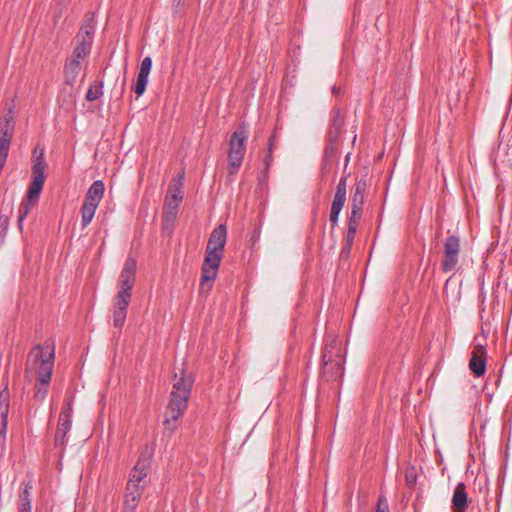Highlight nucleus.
Instances as JSON below:
<instances>
[{"label": "nucleus", "instance_id": "nucleus-1", "mask_svg": "<svg viewBox=\"0 0 512 512\" xmlns=\"http://www.w3.org/2000/svg\"><path fill=\"white\" fill-rule=\"evenodd\" d=\"M55 360V347L52 340H46L44 345H35L28 353L25 367V378L35 380L33 397L42 402L49 391Z\"/></svg>", "mask_w": 512, "mask_h": 512}, {"label": "nucleus", "instance_id": "nucleus-2", "mask_svg": "<svg viewBox=\"0 0 512 512\" xmlns=\"http://www.w3.org/2000/svg\"><path fill=\"white\" fill-rule=\"evenodd\" d=\"M194 378L184 371L175 373L170 399L165 411L164 429L173 433L178 427V421L188 407Z\"/></svg>", "mask_w": 512, "mask_h": 512}, {"label": "nucleus", "instance_id": "nucleus-3", "mask_svg": "<svg viewBox=\"0 0 512 512\" xmlns=\"http://www.w3.org/2000/svg\"><path fill=\"white\" fill-rule=\"evenodd\" d=\"M45 169L46 163L44 160L43 150H41L39 156H36L33 160L31 183L28 188L26 199L21 203L18 210V226L20 230L23 229L24 219L39 199L45 182Z\"/></svg>", "mask_w": 512, "mask_h": 512}, {"label": "nucleus", "instance_id": "nucleus-4", "mask_svg": "<svg viewBox=\"0 0 512 512\" xmlns=\"http://www.w3.org/2000/svg\"><path fill=\"white\" fill-rule=\"evenodd\" d=\"M45 169L46 163L44 160L43 150H41L39 156H36L33 160L31 183L28 188L26 199L21 203L18 210V226L20 230L23 229L24 219L39 199L45 182Z\"/></svg>", "mask_w": 512, "mask_h": 512}, {"label": "nucleus", "instance_id": "nucleus-5", "mask_svg": "<svg viewBox=\"0 0 512 512\" xmlns=\"http://www.w3.org/2000/svg\"><path fill=\"white\" fill-rule=\"evenodd\" d=\"M322 360V373L328 381H336L342 378L345 359L340 343L333 341L330 345H326Z\"/></svg>", "mask_w": 512, "mask_h": 512}, {"label": "nucleus", "instance_id": "nucleus-6", "mask_svg": "<svg viewBox=\"0 0 512 512\" xmlns=\"http://www.w3.org/2000/svg\"><path fill=\"white\" fill-rule=\"evenodd\" d=\"M248 138V130L245 124H240L233 132L229 141L228 172L234 175L238 172L246 153L245 142Z\"/></svg>", "mask_w": 512, "mask_h": 512}, {"label": "nucleus", "instance_id": "nucleus-7", "mask_svg": "<svg viewBox=\"0 0 512 512\" xmlns=\"http://www.w3.org/2000/svg\"><path fill=\"white\" fill-rule=\"evenodd\" d=\"M136 271L137 261L133 257H128L119 276L116 297L132 298V289L136 282Z\"/></svg>", "mask_w": 512, "mask_h": 512}, {"label": "nucleus", "instance_id": "nucleus-8", "mask_svg": "<svg viewBox=\"0 0 512 512\" xmlns=\"http://www.w3.org/2000/svg\"><path fill=\"white\" fill-rule=\"evenodd\" d=\"M460 256V238L456 235H449L443 242V259L441 269L444 273L457 270Z\"/></svg>", "mask_w": 512, "mask_h": 512}, {"label": "nucleus", "instance_id": "nucleus-9", "mask_svg": "<svg viewBox=\"0 0 512 512\" xmlns=\"http://www.w3.org/2000/svg\"><path fill=\"white\" fill-rule=\"evenodd\" d=\"M151 457V453H142L139 456V459L130 472L129 480L126 485L127 491H136L139 493H143L145 488V478L147 476V469L149 467V459Z\"/></svg>", "mask_w": 512, "mask_h": 512}, {"label": "nucleus", "instance_id": "nucleus-10", "mask_svg": "<svg viewBox=\"0 0 512 512\" xmlns=\"http://www.w3.org/2000/svg\"><path fill=\"white\" fill-rule=\"evenodd\" d=\"M345 124V115L343 111L337 109L334 111L331 125L327 133L328 143L325 147V156H332L338 148L340 135Z\"/></svg>", "mask_w": 512, "mask_h": 512}, {"label": "nucleus", "instance_id": "nucleus-11", "mask_svg": "<svg viewBox=\"0 0 512 512\" xmlns=\"http://www.w3.org/2000/svg\"><path fill=\"white\" fill-rule=\"evenodd\" d=\"M486 348L483 344H475L469 360V369L475 377H481L486 371Z\"/></svg>", "mask_w": 512, "mask_h": 512}, {"label": "nucleus", "instance_id": "nucleus-12", "mask_svg": "<svg viewBox=\"0 0 512 512\" xmlns=\"http://www.w3.org/2000/svg\"><path fill=\"white\" fill-rule=\"evenodd\" d=\"M95 32H96L95 13L88 12L85 15L84 22L77 34V42L92 47Z\"/></svg>", "mask_w": 512, "mask_h": 512}, {"label": "nucleus", "instance_id": "nucleus-13", "mask_svg": "<svg viewBox=\"0 0 512 512\" xmlns=\"http://www.w3.org/2000/svg\"><path fill=\"white\" fill-rule=\"evenodd\" d=\"M183 182L184 172L178 173V175L171 181L168 187V191L164 200L165 204L180 206L183 200Z\"/></svg>", "mask_w": 512, "mask_h": 512}, {"label": "nucleus", "instance_id": "nucleus-14", "mask_svg": "<svg viewBox=\"0 0 512 512\" xmlns=\"http://www.w3.org/2000/svg\"><path fill=\"white\" fill-rule=\"evenodd\" d=\"M226 226L223 224L218 225L211 233L206 251L216 252L222 254L226 243Z\"/></svg>", "mask_w": 512, "mask_h": 512}, {"label": "nucleus", "instance_id": "nucleus-15", "mask_svg": "<svg viewBox=\"0 0 512 512\" xmlns=\"http://www.w3.org/2000/svg\"><path fill=\"white\" fill-rule=\"evenodd\" d=\"M151 68H152V58L150 56H147L141 62L137 80L133 87V90L138 97L143 95V93L146 90V86L148 83V77H149Z\"/></svg>", "mask_w": 512, "mask_h": 512}, {"label": "nucleus", "instance_id": "nucleus-16", "mask_svg": "<svg viewBox=\"0 0 512 512\" xmlns=\"http://www.w3.org/2000/svg\"><path fill=\"white\" fill-rule=\"evenodd\" d=\"M131 299L116 297L113 303V325L116 328L122 329L125 324L127 309Z\"/></svg>", "mask_w": 512, "mask_h": 512}, {"label": "nucleus", "instance_id": "nucleus-17", "mask_svg": "<svg viewBox=\"0 0 512 512\" xmlns=\"http://www.w3.org/2000/svg\"><path fill=\"white\" fill-rule=\"evenodd\" d=\"M10 407V393L7 388L0 391V438H5Z\"/></svg>", "mask_w": 512, "mask_h": 512}, {"label": "nucleus", "instance_id": "nucleus-18", "mask_svg": "<svg viewBox=\"0 0 512 512\" xmlns=\"http://www.w3.org/2000/svg\"><path fill=\"white\" fill-rule=\"evenodd\" d=\"M468 506V497L466 493V486L460 482L455 487L452 496V509L453 512H465Z\"/></svg>", "mask_w": 512, "mask_h": 512}, {"label": "nucleus", "instance_id": "nucleus-19", "mask_svg": "<svg viewBox=\"0 0 512 512\" xmlns=\"http://www.w3.org/2000/svg\"><path fill=\"white\" fill-rule=\"evenodd\" d=\"M104 190H105V186H104L103 181H101V180L94 181L86 193L84 202L98 207V205L103 197Z\"/></svg>", "mask_w": 512, "mask_h": 512}, {"label": "nucleus", "instance_id": "nucleus-20", "mask_svg": "<svg viewBox=\"0 0 512 512\" xmlns=\"http://www.w3.org/2000/svg\"><path fill=\"white\" fill-rule=\"evenodd\" d=\"M178 209V206L164 203L162 212L163 231L171 232L173 230L174 223L178 215Z\"/></svg>", "mask_w": 512, "mask_h": 512}, {"label": "nucleus", "instance_id": "nucleus-21", "mask_svg": "<svg viewBox=\"0 0 512 512\" xmlns=\"http://www.w3.org/2000/svg\"><path fill=\"white\" fill-rule=\"evenodd\" d=\"M81 71V64L79 61L66 60L64 65V79L67 85H74L79 73Z\"/></svg>", "mask_w": 512, "mask_h": 512}, {"label": "nucleus", "instance_id": "nucleus-22", "mask_svg": "<svg viewBox=\"0 0 512 512\" xmlns=\"http://www.w3.org/2000/svg\"><path fill=\"white\" fill-rule=\"evenodd\" d=\"M366 187L367 184L365 180H359L356 182L354 192L351 197V208L363 210Z\"/></svg>", "mask_w": 512, "mask_h": 512}, {"label": "nucleus", "instance_id": "nucleus-23", "mask_svg": "<svg viewBox=\"0 0 512 512\" xmlns=\"http://www.w3.org/2000/svg\"><path fill=\"white\" fill-rule=\"evenodd\" d=\"M218 273L217 268H201V282L200 288L202 292L209 293L213 286V281L216 279Z\"/></svg>", "mask_w": 512, "mask_h": 512}, {"label": "nucleus", "instance_id": "nucleus-24", "mask_svg": "<svg viewBox=\"0 0 512 512\" xmlns=\"http://www.w3.org/2000/svg\"><path fill=\"white\" fill-rule=\"evenodd\" d=\"M71 425H72V420L70 419H64L63 418H59V421H58V426H57V430H56V434H55V446H64L65 443H66V435L68 434V432L70 431L71 429Z\"/></svg>", "mask_w": 512, "mask_h": 512}, {"label": "nucleus", "instance_id": "nucleus-25", "mask_svg": "<svg viewBox=\"0 0 512 512\" xmlns=\"http://www.w3.org/2000/svg\"><path fill=\"white\" fill-rule=\"evenodd\" d=\"M142 493L136 491H127L125 493V500L122 512H136L139 499Z\"/></svg>", "mask_w": 512, "mask_h": 512}, {"label": "nucleus", "instance_id": "nucleus-26", "mask_svg": "<svg viewBox=\"0 0 512 512\" xmlns=\"http://www.w3.org/2000/svg\"><path fill=\"white\" fill-rule=\"evenodd\" d=\"M96 209V206L83 202V205L81 207V225L83 228L90 224L94 217Z\"/></svg>", "mask_w": 512, "mask_h": 512}, {"label": "nucleus", "instance_id": "nucleus-27", "mask_svg": "<svg viewBox=\"0 0 512 512\" xmlns=\"http://www.w3.org/2000/svg\"><path fill=\"white\" fill-rule=\"evenodd\" d=\"M222 259V254L211 252V251H205V258L203 261L202 266L207 268H217L219 269L220 262Z\"/></svg>", "mask_w": 512, "mask_h": 512}, {"label": "nucleus", "instance_id": "nucleus-28", "mask_svg": "<svg viewBox=\"0 0 512 512\" xmlns=\"http://www.w3.org/2000/svg\"><path fill=\"white\" fill-rule=\"evenodd\" d=\"M103 95V82L102 81H94L93 84L89 87L86 93L87 101H95L99 99Z\"/></svg>", "mask_w": 512, "mask_h": 512}, {"label": "nucleus", "instance_id": "nucleus-29", "mask_svg": "<svg viewBox=\"0 0 512 512\" xmlns=\"http://www.w3.org/2000/svg\"><path fill=\"white\" fill-rule=\"evenodd\" d=\"M362 211V209L351 208V212L347 220V228H358V223L361 219Z\"/></svg>", "mask_w": 512, "mask_h": 512}, {"label": "nucleus", "instance_id": "nucleus-30", "mask_svg": "<svg viewBox=\"0 0 512 512\" xmlns=\"http://www.w3.org/2000/svg\"><path fill=\"white\" fill-rule=\"evenodd\" d=\"M15 126L0 123V141L6 140L7 143H11L13 138Z\"/></svg>", "mask_w": 512, "mask_h": 512}, {"label": "nucleus", "instance_id": "nucleus-31", "mask_svg": "<svg viewBox=\"0 0 512 512\" xmlns=\"http://www.w3.org/2000/svg\"><path fill=\"white\" fill-rule=\"evenodd\" d=\"M72 414H73V401H72V399H65L59 418L64 417V419L66 418V419L72 420Z\"/></svg>", "mask_w": 512, "mask_h": 512}, {"label": "nucleus", "instance_id": "nucleus-32", "mask_svg": "<svg viewBox=\"0 0 512 512\" xmlns=\"http://www.w3.org/2000/svg\"><path fill=\"white\" fill-rule=\"evenodd\" d=\"M345 202H346V194L335 192V195H334V198H333V201L331 204V209L341 211L344 207Z\"/></svg>", "mask_w": 512, "mask_h": 512}, {"label": "nucleus", "instance_id": "nucleus-33", "mask_svg": "<svg viewBox=\"0 0 512 512\" xmlns=\"http://www.w3.org/2000/svg\"><path fill=\"white\" fill-rule=\"evenodd\" d=\"M32 482H23V488L19 495V502L31 501Z\"/></svg>", "mask_w": 512, "mask_h": 512}, {"label": "nucleus", "instance_id": "nucleus-34", "mask_svg": "<svg viewBox=\"0 0 512 512\" xmlns=\"http://www.w3.org/2000/svg\"><path fill=\"white\" fill-rule=\"evenodd\" d=\"M9 227V215H0V245L4 243V239Z\"/></svg>", "mask_w": 512, "mask_h": 512}, {"label": "nucleus", "instance_id": "nucleus-35", "mask_svg": "<svg viewBox=\"0 0 512 512\" xmlns=\"http://www.w3.org/2000/svg\"><path fill=\"white\" fill-rule=\"evenodd\" d=\"M10 144L4 141H0V162L5 163L8 157Z\"/></svg>", "mask_w": 512, "mask_h": 512}, {"label": "nucleus", "instance_id": "nucleus-36", "mask_svg": "<svg viewBox=\"0 0 512 512\" xmlns=\"http://www.w3.org/2000/svg\"><path fill=\"white\" fill-rule=\"evenodd\" d=\"M77 55H82L84 57H87L91 51V47L90 46H87L85 44H81L79 42H77L74 50H73Z\"/></svg>", "mask_w": 512, "mask_h": 512}, {"label": "nucleus", "instance_id": "nucleus-37", "mask_svg": "<svg viewBox=\"0 0 512 512\" xmlns=\"http://www.w3.org/2000/svg\"><path fill=\"white\" fill-rule=\"evenodd\" d=\"M1 123L15 126L13 107H9L6 109V112L3 115V120Z\"/></svg>", "mask_w": 512, "mask_h": 512}, {"label": "nucleus", "instance_id": "nucleus-38", "mask_svg": "<svg viewBox=\"0 0 512 512\" xmlns=\"http://www.w3.org/2000/svg\"><path fill=\"white\" fill-rule=\"evenodd\" d=\"M357 229L347 228L344 245L352 247Z\"/></svg>", "mask_w": 512, "mask_h": 512}, {"label": "nucleus", "instance_id": "nucleus-39", "mask_svg": "<svg viewBox=\"0 0 512 512\" xmlns=\"http://www.w3.org/2000/svg\"><path fill=\"white\" fill-rule=\"evenodd\" d=\"M346 188H347V177L343 176L340 178L335 192L346 194Z\"/></svg>", "mask_w": 512, "mask_h": 512}, {"label": "nucleus", "instance_id": "nucleus-40", "mask_svg": "<svg viewBox=\"0 0 512 512\" xmlns=\"http://www.w3.org/2000/svg\"><path fill=\"white\" fill-rule=\"evenodd\" d=\"M340 212H341V211H337V210H335V209H330V216H329V220H330V222H331V226H332V228H334L335 226H337V224H338V220H339Z\"/></svg>", "mask_w": 512, "mask_h": 512}, {"label": "nucleus", "instance_id": "nucleus-41", "mask_svg": "<svg viewBox=\"0 0 512 512\" xmlns=\"http://www.w3.org/2000/svg\"><path fill=\"white\" fill-rule=\"evenodd\" d=\"M19 512H31V501L19 502Z\"/></svg>", "mask_w": 512, "mask_h": 512}, {"label": "nucleus", "instance_id": "nucleus-42", "mask_svg": "<svg viewBox=\"0 0 512 512\" xmlns=\"http://www.w3.org/2000/svg\"><path fill=\"white\" fill-rule=\"evenodd\" d=\"M273 162V152H269L267 153V155L265 156L264 158V165H265V168L266 169H269L270 165L272 164Z\"/></svg>", "mask_w": 512, "mask_h": 512}, {"label": "nucleus", "instance_id": "nucleus-43", "mask_svg": "<svg viewBox=\"0 0 512 512\" xmlns=\"http://www.w3.org/2000/svg\"><path fill=\"white\" fill-rule=\"evenodd\" d=\"M275 141H276V136H275V134H272L268 140V151L269 152H273L274 147H275Z\"/></svg>", "mask_w": 512, "mask_h": 512}, {"label": "nucleus", "instance_id": "nucleus-44", "mask_svg": "<svg viewBox=\"0 0 512 512\" xmlns=\"http://www.w3.org/2000/svg\"><path fill=\"white\" fill-rule=\"evenodd\" d=\"M351 248L352 247H350V246L347 247V245H343L341 252H340L341 258H348Z\"/></svg>", "mask_w": 512, "mask_h": 512}, {"label": "nucleus", "instance_id": "nucleus-45", "mask_svg": "<svg viewBox=\"0 0 512 512\" xmlns=\"http://www.w3.org/2000/svg\"><path fill=\"white\" fill-rule=\"evenodd\" d=\"M85 57L82 56V55H77L74 51L72 52L71 56L67 59V60H75V61H79V64H81L82 60L84 59Z\"/></svg>", "mask_w": 512, "mask_h": 512}, {"label": "nucleus", "instance_id": "nucleus-46", "mask_svg": "<svg viewBox=\"0 0 512 512\" xmlns=\"http://www.w3.org/2000/svg\"><path fill=\"white\" fill-rule=\"evenodd\" d=\"M376 512H389L388 507L382 505V499L380 498L377 504Z\"/></svg>", "mask_w": 512, "mask_h": 512}, {"label": "nucleus", "instance_id": "nucleus-47", "mask_svg": "<svg viewBox=\"0 0 512 512\" xmlns=\"http://www.w3.org/2000/svg\"><path fill=\"white\" fill-rule=\"evenodd\" d=\"M406 480H407L409 483H412V481H411V480H412V477H409L408 475H407V477H406Z\"/></svg>", "mask_w": 512, "mask_h": 512}, {"label": "nucleus", "instance_id": "nucleus-48", "mask_svg": "<svg viewBox=\"0 0 512 512\" xmlns=\"http://www.w3.org/2000/svg\"><path fill=\"white\" fill-rule=\"evenodd\" d=\"M406 480H407L409 483H412V481H411V480H412V477H409L408 475H407V477H406Z\"/></svg>", "mask_w": 512, "mask_h": 512}, {"label": "nucleus", "instance_id": "nucleus-49", "mask_svg": "<svg viewBox=\"0 0 512 512\" xmlns=\"http://www.w3.org/2000/svg\"><path fill=\"white\" fill-rule=\"evenodd\" d=\"M182 0H177V3L180 4Z\"/></svg>", "mask_w": 512, "mask_h": 512}]
</instances>
